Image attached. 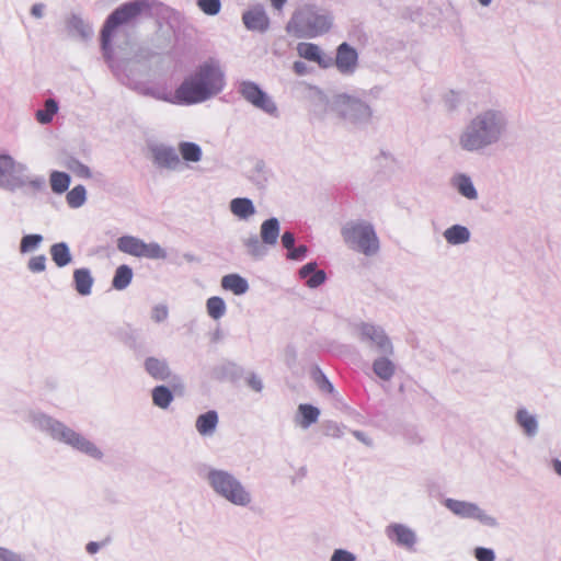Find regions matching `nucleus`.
<instances>
[{
    "instance_id": "1",
    "label": "nucleus",
    "mask_w": 561,
    "mask_h": 561,
    "mask_svg": "<svg viewBox=\"0 0 561 561\" xmlns=\"http://www.w3.org/2000/svg\"><path fill=\"white\" fill-rule=\"evenodd\" d=\"M507 113L499 107H486L473 114L457 134V147L467 153L481 154L499 146L508 135Z\"/></svg>"
},
{
    "instance_id": "2",
    "label": "nucleus",
    "mask_w": 561,
    "mask_h": 561,
    "mask_svg": "<svg viewBox=\"0 0 561 561\" xmlns=\"http://www.w3.org/2000/svg\"><path fill=\"white\" fill-rule=\"evenodd\" d=\"M225 83V72L219 62L209 59L184 78L176 88V96L181 105L203 103L218 95L224 90Z\"/></svg>"
},
{
    "instance_id": "3",
    "label": "nucleus",
    "mask_w": 561,
    "mask_h": 561,
    "mask_svg": "<svg viewBox=\"0 0 561 561\" xmlns=\"http://www.w3.org/2000/svg\"><path fill=\"white\" fill-rule=\"evenodd\" d=\"M332 21L333 18L327 10L306 4L293 13L286 31L298 38H313L327 33L332 26Z\"/></svg>"
},
{
    "instance_id": "4",
    "label": "nucleus",
    "mask_w": 561,
    "mask_h": 561,
    "mask_svg": "<svg viewBox=\"0 0 561 561\" xmlns=\"http://www.w3.org/2000/svg\"><path fill=\"white\" fill-rule=\"evenodd\" d=\"M204 479L217 496L234 506L247 507L253 501L250 490L228 470L209 467Z\"/></svg>"
},
{
    "instance_id": "5",
    "label": "nucleus",
    "mask_w": 561,
    "mask_h": 561,
    "mask_svg": "<svg viewBox=\"0 0 561 561\" xmlns=\"http://www.w3.org/2000/svg\"><path fill=\"white\" fill-rule=\"evenodd\" d=\"M45 187L43 176L31 175L27 167L9 154H0V188L14 193L34 194Z\"/></svg>"
},
{
    "instance_id": "6",
    "label": "nucleus",
    "mask_w": 561,
    "mask_h": 561,
    "mask_svg": "<svg viewBox=\"0 0 561 561\" xmlns=\"http://www.w3.org/2000/svg\"><path fill=\"white\" fill-rule=\"evenodd\" d=\"M32 422L34 426L48 433L54 439L62 442L92 458L99 459L102 457L101 450L93 443L65 424L41 413L33 414Z\"/></svg>"
},
{
    "instance_id": "7",
    "label": "nucleus",
    "mask_w": 561,
    "mask_h": 561,
    "mask_svg": "<svg viewBox=\"0 0 561 561\" xmlns=\"http://www.w3.org/2000/svg\"><path fill=\"white\" fill-rule=\"evenodd\" d=\"M330 108L345 124L363 128L371 124L374 112L371 106L360 98L350 94H337L330 103Z\"/></svg>"
},
{
    "instance_id": "8",
    "label": "nucleus",
    "mask_w": 561,
    "mask_h": 561,
    "mask_svg": "<svg viewBox=\"0 0 561 561\" xmlns=\"http://www.w3.org/2000/svg\"><path fill=\"white\" fill-rule=\"evenodd\" d=\"M347 247L354 251L373 256L379 251V240L371 224L365 220L350 221L342 228Z\"/></svg>"
},
{
    "instance_id": "9",
    "label": "nucleus",
    "mask_w": 561,
    "mask_h": 561,
    "mask_svg": "<svg viewBox=\"0 0 561 561\" xmlns=\"http://www.w3.org/2000/svg\"><path fill=\"white\" fill-rule=\"evenodd\" d=\"M150 7V0H133L122 4L108 15L101 31V45L105 56L110 49L113 31L119 25L129 23Z\"/></svg>"
},
{
    "instance_id": "10",
    "label": "nucleus",
    "mask_w": 561,
    "mask_h": 561,
    "mask_svg": "<svg viewBox=\"0 0 561 561\" xmlns=\"http://www.w3.org/2000/svg\"><path fill=\"white\" fill-rule=\"evenodd\" d=\"M356 335L360 343L367 345L373 352L394 355L391 339L380 325L360 322L356 325Z\"/></svg>"
},
{
    "instance_id": "11",
    "label": "nucleus",
    "mask_w": 561,
    "mask_h": 561,
    "mask_svg": "<svg viewBox=\"0 0 561 561\" xmlns=\"http://www.w3.org/2000/svg\"><path fill=\"white\" fill-rule=\"evenodd\" d=\"M444 505L453 514L460 518H470L480 522L482 525L496 528L499 527V520L496 517L489 515L478 504L467 501L446 499Z\"/></svg>"
},
{
    "instance_id": "12",
    "label": "nucleus",
    "mask_w": 561,
    "mask_h": 561,
    "mask_svg": "<svg viewBox=\"0 0 561 561\" xmlns=\"http://www.w3.org/2000/svg\"><path fill=\"white\" fill-rule=\"evenodd\" d=\"M238 92L255 108L271 116H277L278 108L273 99L253 81H242Z\"/></svg>"
},
{
    "instance_id": "13",
    "label": "nucleus",
    "mask_w": 561,
    "mask_h": 561,
    "mask_svg": "<svg viewBox=\"0 0 561 561\" xmlns=\"http://www.w3.org/2000/svg\"><path fill=\"white\" fill-rule=\"evenodd\" d=\"M149 151L156 165L163 169L175 170L180 163L176 149L164 144H150Z\"/></svg>"
},
{
    "instance_id": "14",
    "label": "nucleus",
    "mask_w": 561,
    "mask_h": 561,
    "mask_svg": "<svg viewBox=\"0 0 561 561\" xmlns=\"http://www.w3.org/2000/svg\"><path fill=\"white\" fill-rule=\"evenodd\" d=\"M387 537L399 547L413 550L416 542V533L409 526L400 523H392L386 527Z\"/></svg>"
},
{
    "instance_id": "15",
    "label": "nucleus",
    "mask_w": 561,
    "mask_h": 561,
    "mask_svg": "<svg viewBox=\"0 0 561 561\" xmlns=\"http://www.w3.org/2000/svg\"><path fill=\"white\" fill-rule=\"evenodd\" d=\"M65 25L68 35L81 42H88L93 36L91 24L79 13H70L65 20Z\"/></svg>"
},
{
    "instance_id": "16",
    "label": "nucleus",
    "mask_w": 561,
    "mask_h": 561,
    "mask_svg": "<svg viewBox=\"0 0 561 561\" xmlns=\"http://www.w3.org/2000/svg\"><path fill=\"white\" fill-rule=\"evenodd\" d=\"M357 51L347 43H342L336 49V57L333 60L339 71L343 75H351L357 66Z\"/></svg>"
},
{
    "instance_id": "17",
    "label": "nucleus",
    "mask_w": 561,
    "mask_h": 561,
    "mask_svg": "<svg viewBox=\"0 0 561 561\" xmlns=\"http://www.w3.org/2000/svg\"><path fill=\"white\" fill-rule=\"evenodd\" d=\"M514 421L527 438H534L539 433V421L535 413L526 408H518L514 415Z\"/></svg>"
},
{
    "instance_id": "18",
    "label": "nucleus",
    "mask_w": 561,
    "mask_h": 561,
    "mask_svg": "<svg viewBox=\"0 0 561 561\" xmlns=\"http://www.w3.org/2000/svg\"><path fill=\"white\" fill-rule=\"evenodd\" d=\"M242 21L248 30L264 32L268 28L270 20L262 5H255L245 11Z\"/></svg>"
},
{
    "instance_id": "19",
    "label": "nucleus",
    "mask_w": 561,
    "mask_h": 561,
    "mask_svg": "<svg viewBox=\"0 0 561 561\" xmlns=\"http://www.w3.org/2000/svg\"><path fill=\"white\" fill-rule=\"evenodd\" d=\"M297 53L301 58L317 62L322 68L333 66V58L322 54L320 47L312 43H299Z\"/></svg>"
},
{
    "instance_id": "20",
    "label": "nucleus",
    "mask_w": 561,
    "mask_h": 561,
    "mask_svg": "<svg viewBox=\"0 0 561 561\" xmlns=\"http://www.w3.org/2000/svg\"><path fill=\"white\" fill-rule=\"evenodd\" d=\"M144 366L147 374L154 380L165 381L171 378H176V376L172 375V371L165 359L150 356L145 359Z\"/></svg>"
},
{
    "instance_id": "21",
    "label": "nucleus",
    "mask_w": 561,
    "mask_h": 561,
    "mask_svg": "<svg viewBox=\"0 0 561 561\" xmlns=\"http://www.w3.org/2000/svg\"><path fill=\"white\" fill-rule=\"evenodd\" d=\"M378 356L373 362L374 374L383 381H389L396 374V364L391 359L393 355L377 353Z\"/></svg>"
},
{
    "instance_id": "22",
    "label": "nucleus",
    "mask_w": 561,
    "mask_h": 561,
    "mask_svg": "<svg viewBox=\"0 0 561 561\" xmlns=\"http://www.w3.org/2000/svg\"><path fill=\"white\" fill-rule=\"evenodd\" d=\"M320 416V410L311 404L301 403L297 408V415L295 422L304 430L309 428L312 424L317 423Z\"/></svg>"
},
{
    "instance_id": "23",
    "label": "nucleus",
    "mask_w": 561,
    "mask_h": 561,
    "mask_svg": "<svg viewBox=\"0 0 561 561\" xmlns=\"http://www.w3.org/2000/svg\"><path fill=\"white\" fill-rule=\"evenodd\" d=\"M280 232V224L277 218L272 217L264 220L260 228V238L268 247H274L277 243Z\"/></svg>"
},
{
    "instance_id": "24",
    "label": "nucleus",
    "mask_w": 561,
    "mask_h": 561,
    "mask_svg": "<svg viewBox=\"0 0 561 561\" xmlns=\"http://www.w3.org/2000/svg\"><path fill=\"white\" fill-rule=\"evenodd\" d=\"M73 283L79 295L88 296L91 294L94 278L89 268L81 267L73 271Z\"/></svg>"
},
{
    "instance_id": "25",
    "label": "nucleus",
    "mask_w": 561,
    "mask_h": 561,
    "mask_svg": "<svg viewBox=\"0 0 561 561\" xmlns=\"http://www.w3.org/2000/svg\"><path fill=\"white\" fill-rule=\"evenodd\" d=\"M229 208L241 220H248L256 211L253 202L248 197L233 198L229 204Z\"/></svg>"
},
{
    "instance_id": "26",
    "label": "nucleus",
    "mask_w": 561,
    "mask_h": 561,
    "mask_svg": "<svg viewBox=\"0 0 561 561\" xmlns=\"http://www.w3.org/2000/svg\"><path fill=\"white\" fill-rule=\"evenodd\" d=\"M242 244L247 249V253L254 260L263 259L268 252L267 245L254 233L243 238Z\"/></svg>"
},
{
    "instance_id": "27",
    "label": "nucleus",
    "mask_w": 561,
    "mask_h": 561,
    "mask_svg": "<svg viewBox=\"0 0 561 561\" xmlns=\"http://www.w3.org/2000/svg\"><path fill=\"white\" fill-rule=\"evenodd\" d=\"M218 424V414L216 411L210 410L201 414L196 419V430L203 436H211Z\"/></svg>"
},
{
    "instance_id": "28",
    "label": "nucleus",
    "mask_w": 561,
    "mask_h": 561,
    "mask_svg": "<svg viewBox=\"0 0 561 561\" xmlns=\"http://www.w3.org/2000/svg\"><path fill=\"white\" fill-rule=\"evenodd\" d=\"M453 185L457 190V192L470 201H476L478 198V192L470 179L467 174L460 173L454 176Z\"/></svg>"
},
{
    "instance_id": "29",
    "label": "nucleus",
    "mask_w": 561,
    "mask_h": 561,
    "mask_svg": "<svg viewBox=\"0 0 561 561\" xmlns=\"http://www.w3.org/2000/svg\"><path fill=\"white\" fill-rule=\"evenodd\" d=\"M447 243L451 245L465 244L470 240L471 233L469 229L461 225H453L443 233Z\"/></svg>"
},
{
    "instance_id": "30",
    "label": "nucleus",
    "mask_w": 561,
    "mask_h": 561,
    "mask_svg": "<svg viewBox=\"0 0 561 561\" xmlns=\"http://www.w3.org/2000/svg\"><path fill=\"white\" fill-rule=\"evenodd\" d=\"M221 287L234 295H243L249 290L248 280L238 274H228L221 278Z\"/></svg>"
},
{
    "instance_id": "31",
    "label": "nucleus",
    "mask_w": 561,
    "mask_h": 561,
    "mask_svg": "<svg viewBox=\"0 0 561 561\" xmlns=\"http://www.w3.org/2000/svg\"><path fill=\"white\" fill-rule=\"evenodd\" d=\"M51 260L58 267H65L72 261L70 249L66 242H58L50 247Z\"/></svg>"
},
{
    "instance_id": "32",
    "label": "nucleus",
    "mask_w": 561,
    "mask_h": 561,
    "mask_svg": "<svg viewBox=\"0 0 561 561\" xmlns=\"http://www.w3.org/2000/svg\"><path fill=\"white\" fill-rule=\"evenodd\" d=\"M142 240L133 236H124L117 240V249L133 256H140Z\"/></svg>"
},
{
    "instance_id": "33",
    "label": "nucleus",
    "mask_w": 561,
    "mask_h": 561,
    "mask_svg": "<svg viewBox=\"0 0 561 561\" xmlns=\"http://www.w3.org/2000/svg\"><path fill=\"white\" fill-rule=\"evenodd\" d=\"M179 152L186 162H199L202 160V148L191 141H181L179 144Z\"/></svg>"
},
{
    "instance_id": "34",
    "label": "nucleus",
    "mask_w": 561,
    "mask_h": 561,
    "mask_svg": "<svg viewBox=\"0 0 561 561\" xmlns=\"http://www.w3.org/2000/svg\"><path fill=\"white\" fill-rule=\"evenodd\" d=\"M133 279V270L128 265H121L116 268L112 286L117 290L125 289Z\"/></svg>"
},
{
    "instance_id": "35",
    "label": "nucleus",
    "mask_w": 561,
    "mask_h": 561,
    "mask_svg": "<svg viewBox=\"0 0 561 561\" xmlns=\"http://www.w3.org/2000/svg\"><path fill=\"white\" fill-rule=\"evenodd\" d=\"M153 404L160 409H167L173 401L171 390L165 386H157L152 389Z\"/></svg>"
},
{
    "instance_id": "36",
    "label": "nucleus",
    "mask_w": 561,
    "mask_h": 561,
    "mask_svg": "<svg viewBox=\"0 0 561 561\" xmlns=\"http://www.w3.org/2000/svg\"><path fill=\"white\" fill-rule=\"evenodd\" d=\"M207 313L214 320L222 318L226 313V302L221 297L214 296L206 301Z\"/></svg>"
},
{
    "instance_id": "37",
    "label": "nucleus",
    "mask_w": 561,
    "mask_h": 561,
    "mask_svg": "<svg viewBox=\"0 0 561 561\" xmlns=\"http://www.w3.org/2000/svg\"><path fill=\"white\" fill-rule=\"evenodd\" d=\"M58 112V104L54 99H47L43 110L36 111V119L41 124H49Z\"/></svg>"
},
{
    "instance_id": "38",
    "label": "nucleus",
    "mask_w": 561,
    "mask_h": 561,
    "mask_svg": "<svg viewBox=\"0 0 561 561\" xmlns=\"http://www.w3.org/2000/svg\"><path fill=\"white\" fill-rule=\"evenodd\" d=\"M139 257H146L151 260H164L167 257V251L157 242L146 243L142 241Z\"/></svg>"
},
{
    "instance_id": "39",
    "label": "nucleus",
    "mask_w": 561,
    "mask_h": 561,
    "mask_svg": "<svg viewBox=\"0 0 561 561\" xmlns=\"http://www.w3.org/2000/svg\"><path fill=\"white\" fill-rule=\"evenodd\" d=\"M70 184V176L65 172L54 171L50 174V186L51 190L57 193L61 194L66 192Z\"/></svg>"
},
{
    "instance_id": "40",
    "label": "nucleus",
    "mask_w": 561,
    "mask_h": 561,
    "mask_svg": "<svg viewBox=\"0 0 561 561\" xmlns=\"http://www.w3.org/2000/svg\"><path fill=\"white\" fill-rule=\"evenodd\" d=\"M145 94L159 101L168 102L171 104H181V101L176 96V90L174 93H172L163 89L148 88L145 90Z\"/></svg>"
},
{
    "instance_id": "41",
    "label": "nucleus",
    "mask_w": 561,
    "mask_h": 561,
    "mask_svg": "<svg viewBox=\"0 0 561 561\" xmlns=\"http://www.w3.org/2000/svg\"><path fill=\"white\" fill-rule=\"evenodd\" d=\"M67 203L72 208L81 207L87 199V191L83 185H77L71 191L68 192Z\"/></svg>"
},
{
    "instance_id": "42",
    "label": "nucleus",
    "mask_w": 561,
    "mask_h": 561,
    "mask_svg": "<svg viewBox=\"0 0 561 561\" xmlns=\"http://www.w3.org/2000/svg\"><path fill=\"white\" fill-rule=\"evenodd\" d=\"M43 242V236L37 233L25 234L20 242V252L28 253L36 250Z\"/></svg>"
},
{
    "instance_id": "43",
    "label": "nucleus",
    "mask_w": 561,
    "mask_h": 561,
    "mask_svg": "<svg viewBox=\"0 0 561 561\" xmlns=\"http://www.w3.org/2000/svg\"><path fill=\"white\" fill-rule=\"evenodd\" d=\"M67 167L71 172L80 178L90 179L92 176L89 167L77 159H70Z\"/></svg>"
},
{
    "instance_id": "44",
    "label": "nucleus",
    "mask_w": 561,
    "mask_h": 561,
    "mask_svg": "<svg viewBox=\"0 0 561 561\" xmlns=\"http://www.w3.org/2000/svg\"><path fill=\"white\" fill-rule=\"evenodd\" d=\"M198 8L207 15H216L221 8L220 0H197Z\"/></svg>"
},
{
    "instance_id": "45",
    "label": "nucleus",
    "mask_w": 561,
    "mask_h": 561,
    "mask_svg": "<svg viewBox=\"0 0 561 561\" xmlns=\"http://www.w3.org/2000/svg\"><path fill=\"white\" fill-rule=\"evenodd\" d=\"M443 103L448 111H455L461 103V96L458 92L448 91L443 96Z\"/></svg>"
},
{
    "instance_id": "46",
    "label": "nucleus",
    "mask_w": 561,
    "mask_h": 561,
    "mask_svg": "<svg viewBox=\"0 0 561 561\" xmlns=\"http://www.w3.org/2000/svg\"><path fill=\"white\" fill-rule=\"evenodd\" d=\"M27 268L33 273L44 272L46 268V256L44 254L32 256L27 262Z\"/></svg>"
},
{
    "instance_id": "47",
    "label": "nucleus",
    "mask_w": 561,
    "mask_h": 561,
    "mask_svg": "<svg viewBox=\"0 0 561 561\" xmlns=\"http://www.w3.org/2000/svg\"><path fill=\"white\" fill-rule=\"evenodd\" d=\"M252 179L256 182L257 185H260V186L265 185V183L267 181V176H266L264 162H262V161L256 162V164L254 167V174L252 175Z\"/></svg>"
},
{
    "instance_id": "48",
    "label": "nucleus",
    "mask_w": 561,
    "mask_h": 561,
    "mask_svg": "<svg viewBox=\"0 0 561 561\" xmlns=\"http://www.w3.org/2000/svg\"><path fill=\"white\" fill-rule=\"evenodd\" d=\"M330 561H356V556L346 549H335Z\"/></svg>"
},
{
    "instance_id": "49",
    "label": "nucleus",
    "mask_w": 561,
    "mask_h": 561,
    "mask_svg": "<svg viewBox=\"0 0 561 561\" xmlns=\"http://www.w3.org/2000/svg\"><path fill=\"white\" fill-rule=\"evenodd\" d=\"M327 278L325 272L322 270L316 271L312 275H310L306 282L307 286L310 288H317L321 284L324 283Z\"/></svg>"
},
{
    "instance_id": "50",
    "label": "nucleus",
    "mask_w": 561,
    "mask_h": 561,
    "mask_svg": "<svg viewBox=\"0 0 561 561\" xmlns=\"http://www.w3.org/2000/svg\"><path fill=\"white\" fill-rule=\"evenodd\" d=\"M474 557L478 561H494L495 553L490 548L477 547L474 549Z\"/></svg>"
},
{
    "instance_id": "51",
    "label": "nucleus",
    "mask_w": 561,
    "mask_h": 561,
    "mask_svg": "<svg viewBox=\"0 0 561 561\" xmlns=\"http://www.w3.org/2000/svg\"><path fill=\"white\" fill-rule=\"evenodd\" d=\"M324 435L340 438L343 435L341 426L333 421H327L324 423Z\"/></svg>"
},
{
    "instance_id": "52",
    "label": "nucleus",
    "mask_w": 561,
    "mask_h": 561,
    "mask_svg": "<svg viewBox=\"0 0 561 561\" xmlns=\"http://www.w3.org/2000/svg\"><path fill=\"white\" fill-rule=\"evenodd\" d=\"M168 313H169V311H168L167 306L158 305V306L153 307L151 318L154 322L160 323L168 318Z\"/></svg>"
},
{
    "instance_id": "53",
    "label": "nucleus",
    "mask_w": 561,
    "mask_h": 561,
    "mask_svg": "<svg viewBox=\"0 0 561 561\" xmlns=\"http://www.w3.org/2000/svg\"><path fill=\"white\" fill-rule=\"evenodd\" d=\"M308 248L306 245L293 247V249L288 251L287 257L293 261H300L306 256Z\"/></svg>"
},
{
    "instance_id": "54",
    "label": "nucleus",
    "mask_w": 561,
    "mask_h": 561,
    "mask_svg": "<svg viewBox=\"0 0 561 561\" xmlns=\"http://www.w3.org/2000/svg\"><path fill=\"white\" fill-rule=\"evenodd\" d=\"M0 561H24L22 557L9 549L0 547Z\"/></svg>"
},
{
    "instance_id": "55",
    "label": "nucleus",
    "mask_w": 561,
    "mask_h": 561,
    "mask_svg": "<svg viewBox=\"0 0 561 561\" xmlns=\"http://www.w3.org/2000/svg\"><path fill=\"white\" fill-rule=\"evenodd\" d=\"M248 386L256 392H261L263 389V382L259 376L251 374L247 380Z\"/></svg>"
},
{
    "instance_id": "56",
    "label": "nucleus",
    "mask_w": 561,
    "mask_h": 561,
    "mask_svg": "<svg viewBox=\"0 0 561 561\" xmlns=\"http://www.w3.org/2000/svg\"><path fill=\"white\" fill-rule=\"evenodd\" d=\"M317 270V263L316 262H309L306 265H304L300 271L299 275L301 278H308L310 275H312Z\"/></svg>"
},
{
    "instance_id": "57",
    "label": "nucleus",
    "mask_w": 561,
    "mask_h": 561,
    "mask_svg": "<svg viewBox=\"0 0 561 561\" xmlns=\"http://www.w3.org/2000/svg\"><path fill=\"white\" fill-rule=\"evenodd\" d=\"M282 243H283V247L285 249H287L288 251L293 249V247H295V236L293 232L290 231H286L283 233L282 236Z\"/></svg>"
},
{
    "instance_id": "58",
    "label": "nucleus",
    "mask_w": 561,
    "mask_h": 561,
    "mask_svg": "<svg viewBox=\"0 0 561 561\" xmlns=\"http://www.w3.org/2000/svg\"><path fill=\"white\" fill-rule=\"evenodd\" d=\"M293 69L295 71V73H297L298 76H305L308 73V66L306 62L304 61H300V60H297L294 62L293 65Z\"/></svg>"
},
{
    "instance_id": "59",
    "label": "nucleus",
    "mask_w": 561,
    "mask_h": 561,
    "mask_svg": "<svg viewBox=\"0 0 561 561\" xmlns=\"http://www.w3.org/2000/svg\"><path fill=\"white\" fill-rule=\"evenodd\" d=\"M44 4L43 3H35L32 8H31V14L36 18V19H41L43 18V14H44Z\"/></svg>"
},
{
    "instance_id": "60",
    "label": "nucleus",
    "mask_w": 561,
    "mask_h": 561,
    "mask_svg": "<svg viewBox=\"0 0 561 561\" xmlns=\"http://www.w3.org/2000/svg\"><path fill=\"white\" fill-rule=\"evenodd\" d=\"M550 466L553 470V472L561 478V460L558 458H553L550 461Z\"/></svg>"
},
{
    "instance_id": "61",
    "label": "nucleus",
    "mask_w": 561,
    "mask_h": 561,
    "mask_svg": "<svg viewBox=\"0 0 561 561\" xmlns=\"http://www.w3.org/2000/svg\"><path fill=\"white\" fill-rule=\"evenodd\" d=\"M320 388L324 391H329V392L333 391L332 383L324 376H322V383L320 385Z\"/></svg>"
},
{
    "instance_id": "62",
    "label": "nucleus",
    "mask_w": 561,
    "mask_h": 561,
    "mask_svg": "<svg viewBox=\"0 0 561 561\" xmlns=\"http://www.w3.org/2000/svg\"><path fill=\"white\" fill-rule=\"evenodd\" d=\"M100 549V543L91 541L87 545V551L91 554L95 553Z\"/></svg>"
},
{
    "instance_id": "63",
    "label": "nucleus",
    "mask_w": 561,
    "mask_h": 561,
    "mask_svg": "<svg viewBox=\"0 0 561 561\" xmlns=\"http://www.w3.org/2000/svg\"><path fill=\"white\" fill-rule=\"evenodd\" d=\"M271 1H272V5L277 10H280L283 8V5L286 3V0H271Z\"/></svg>"
},
{
    "instance_id": "64",
    "label": "nucleus",
    "mask_w": 561,
    "mask_h": 561,
    "mask_svg": "<svg viewBox=\"0 0 561 561\" xmlns=\"http://www.w3.org/2000/svg\"><path fill=\"white\" fill-rule=\"evenodd\" d=\"M183 257H184L187 262H197V261H198V260H197V257H196L194 254H192V253H185V254L183 255Z\"/></svg>"
}]
</instances>
